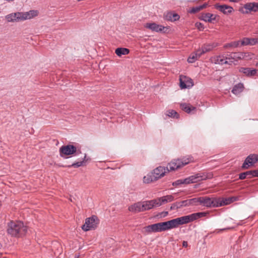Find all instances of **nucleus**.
<instances>
[{"mask_svg": "<svg viewBox=\"0 0 258 258\" xmlns=\"http://www.w3.org/2000/svg\"><path fill=\"white\" fill-rule=\"evenodd\" d=\"M7 232L12 236L20 237L26 234L27 228L20 221H12L8 224Z\"/></svg>", "mask_w": 258, "mask_h": 258, "instance_id": "nucleus-1", "label": "nucleus"}, {"mask_svg": "<svg viewBox=\"0 0 258 258\" xmlns=\"http://www.w3.org/2000/svg\"><path fill=\"white\" fill-rule=\"evenodd\" d=\"M198 204L207 207H221L218 198H209L208 197H201L198 198Z\"/></svg>", "mask_w": 258, "mask_h": 258, "instance_id": "nucleus-2", "label": "nucleus"}, {"mask_svg": "<svg viewBox=\"0 0 258 258\" xmlns=\"http://www.w3.org/2000/svg\"><path fill=\"white\" fill-rule=\"evenodd\" d=\"M60 156L64 157V156L71 155L76 153L78 155L81 153L80 150H78L77 147L72 145L62 146L59 149Z\"/></svg>", "mask_w": 258, "mask_h": 258, "instance_id": "nucleus-3", "label": "nucleus"}, {"mask_svg": "<svg viewBox=\"0 0 258 258\" xmlns=\"http://www.w3.org/2000/svg\"><path fill=\"white\" fill-rule=\"evenodd\" d=\"M98 224V219L95 216L88 218L85 220V223L82 225V228L83 230L87 231L95 229Z\"/></svg>", "mask_w": 258, "mask_h": 258, "instance_id": "nucleus-4", "label": "nucleus"}, {"mask_svg": "<svg viewBox=\"0 0 258 258\" xmlns=\"http://www.w3.org/2000/svg\"><path fill=\"white\" fill-rule=\"evenodd\" d=\"M214 62L216 64H231L234 63L233 59V55L231 53L227 54L225 56H218L214 58Z\"/></svg>", "mask_w": 258, "mask_h": 258, "instance_id": "nucleus-5", "label": "nucleus"}, {"mask_svg": "<svg viewBox=\"0 0 258 258\" xmlns=\"http://www.w3.org/2000/svg\"><path fill=\"white\" fill-rule=\"evenodd\" d=\"M143 211L149 210L155 207H159L161 205L160 199H155L142 203Z\"/></svg>", "mask_w": 258, "mask_h": 258, "instance_id": "nucleus-6", "label": "nucleus"}, {"mask_svg": "<svg viewBox=\"0 0 258 258\" xmlns=\"http://www.w3.org/2000/svg\"><path fill=\"white\" fill-rule=\"evenodd\" d=\"M173 220L175 228L180 225L187 224L194 221L191 214L173 219Z\"/></svg>", "mask_w": 258, "mask_h": 258, "instance_id": "nucleus-7", "label": "nucleus"}, {"mask_svg": "<svg viewBox=\"0 0 258 258\" xmlns=\"http://www.w3.org/2000/svg\"><path fill=\"white\" fill-rule=\"evenodd\" d=\"M189 177L192 183H195L203 180L211 178L212 177V174L211 173H198Z\"/></svg>", "mask_w": 258, "mask_h": 258, "instance_id": "nucleus-8", "label": "nucleus"}, {"mask_svg": "<svg viewBox=\"0 0 258 258\" xmlns=\"http://www.w3.org/2000/svg\"><path fill=\"white\" fill-rule=\"evenodd\" d=\"M258 161V155L256 154H250L245 159L242 164L243 169H247L249 166H251Z\"/></svg>", "mask_w": 258, "mask_h": 258, "instance_id": "nucleus-9", "label": "nucleus"}, {"mask_svg": "<svg viewBox=\"0 0 258 258\" xmlns=\"http://www.w3.org/2000/svg\"><path fill=\"white\" fill-rule=\"evenodd\" d=\"M179 80L181 89L189 88L194 85L192 79L185 76H180Z\"/></svg>", "mask_w": 258, "mask_h": 258, "instance_id": "nucleus-10", "label": "nucleus"}, {"mask_svg": "<svg viewBox=\"0 0 258 258\" xmlns=\"http://www.w3.org/2000/svg\"><path fill=\"white\" fill-rule=\"evenodd\" d=\"M145 28L156 32H164L165 29H168L167 27L157 24L155 23H146L145 25Z\"/></svg>", "mask_w": 258, "mask_h": 258, "instance_id": "nucleus-11", "label": "nucleus"}, {"mask_svg": "<svg viewBox=\"0 0 258 258\" xmlns=\"http://www.w3.org/2000/svg\"><path fill=\"white\" fill-rule=\"evenodd\" d=\"M214 7L215 9L225 15L230 14L233 11V9L232 7L226 5H220L219 4H216L214 5Z\"/></svg>", "mask_w": 258, "mask_h": 258, "instance_id": "nucleus-12", "label": "nucleus"}, {"mask_svg": "<svg viewBox=\"0 0 258 258\" xmlns=\"http://www.w3.org/2000/svg\"><path fill=\"white\" fill-rule=\"evenodd\" d=\"M167 171H168V167L165 168L164 167L159 166L156 168L154 170L153 172V175L154 176V179L157 180L159 178L163 177Z\"/></svg>", "mask_w": 258, "mask_h": 258, "instance_id": "nucleus-13", "label": "nucleus"}, {"mask_svg": "<svg viewBox=\"0 0 258 258\" xmlns=\"http://www.w3.org/2000/svg\"><path fill=\"white\" fill-rule=\"evenodd\" d=\"M20 13L22 21L32 19L38 15V12L37 10H30L28 12Z\"/></svg>", "mask_w": 258, "mask_h": 258, "instance_id": "nucleus-14", "label": "nucleus"}, {"mask_svg": "<svg viewBox=\"0 0 258 258\" xmlns=\"http://www.w3.org/2000/svg\"><path fill=\"white\" fill-rule=\"evenodd\" d=\"M145 229L148 233L162 232L161 222L146 226Z\"/></svg>", "mask_w": 258, "mask_h": 258, "instance_id": "nucleus-15", "label": "nucleus"}, {"mask_svg": "<svg viewBox=\"0 0 258 258\" xmlns=\"http://www.w3.org/2000/svg\"><path fill=\"white\" fill-rule=\"evenodd\" d=\"M8 22L22 21L20 12H17L7 15L5 17Z\"/></svg>", "mask_w": 258, "mask_h": 258, "instance_id": "nucleus-16", "label": "nucleus"}, {"mask_svg": "<svg viewBox=\"0 0 258 258\" xmlns=\"http://www.w3.org/2000/svg\"><path fill=\"white\" fill-rule=\"evenodd\" d=\"M243 8L247 10L246 13H248L251 12H258V3L252 2L246 3L244 5Z\"/></svg>", "mask_w": 258, "mask_h": 258, "instance_id": "nucleus-17", "label": "nucleus"}, {"mask_svg": "<svg viewBox=\"0 0 258 258\" xmlns=\"http://www.w3.org/2000/svg\"><path fill=\"white\" fill-rule=\"evenodd\" d=\"M239 71L248 77L254 76L257 74V73L258 75V71L256 69H251L248 68L241 67L239 68Z\"/></svg>", "mask_w": 258, "mask_h": 258, "instance_id": "nucleus-18", "label": "nucleus"}, {"mask_svg": "<svg viewBox=\"0 0 258 258\" xmlns=\"http://www.w3.org/2000/svg\"><path fill=\"white\" fill-rule=\"evenodd\" d=\"M180 162V160L177 159H174L170 162L167 166L168 168V171H174L181 167Z\"/></svg>", "mask_w": 258, "mask_h": 258, "instance_id": "nucleus-19", "label": "nucleus"}, {"mask_svg": "<svg viewBox=\"0 0 258 258\" xmlns=\"http://www.w3.org/2000/svg\"><path fill=\"white\" fill-rule=\"evenodd\" d=\"M162 231L168 230L175 228L173 220L161 222Z\"/></svg>", "mask_w": 258, "mask_h": 258, "instance_id": "nucleus-20", "label": "nucleus"}, {"mask_svg": "<svg viewBox=\"0 0 258 258\" xmlns=\"http://www.w3.org/2000/svg\"><path fill=\"white\" fill-rule=\"evenodd\" d=\"M162 231L168 230L175 228L173 220L161 222Z\"/></svg>", "mask_w": 258, "mask_h": 258, "instance_id": "nucleus-21", "label": "nucleus"}, {"mask_svg": "<svg viewBox=\"0 0 258 258\" xmlns=\"http://www.w3.org/2000/svg\"><path fill=\"white\" fill-rule=\"evenodd\" d=\"M217 15L210 13H203L201 15L200 19L205 22H211L213 20H215Z\"/></svg>", "mask_w": 258, "mask_h": 258, "instance_id": "nucleus-22", "label": "nucleus"}, {"mask_svg": "<svg viewBox=\"0 0 258 258\" xmlns=\"http://www.w3.org/2000/svg\"><path fill=\"white\" fill-rule=\"evenodd\" d=\"M142 203L138 202L131 205L128 207V210L130 212L134 213H138L140 212H143V209L142 207Z\"/></svg>", "mask_w": 258, "mask_h": 258, "instance_id": "nucleus-23", "label": "nucleus"}, {"mask_svg": "<svg viewBox=\"0 0 258 258\" xmlns=\"http://www.w3.org/2000/svg\"><path fill=\"white\" fill-rule=\"evenodd\" d=\"M183 206H196L198 205V198L181 201Z\"/></svg>", "mask_w": 258, "mask_h": 258, "instance_id": "nucleus-24", "label": "nucleus"}, {"mask_svg": "<svg viewBox=\"0 0 258 258\" xmlns=\"http://www.w3.org/2000/svg\"><path fill=\"white\" fill-rule=\"evenodd\" d=\"M165 19L167 21L174 22L179 19V16L177 14H173L171 12H168L165 15Z\"/></svg>", "mask_w": 258, "mask_h": 258, "instance_id": "nucleus-25", "label": "nucleus"}, {"mask_svg": "<svg viewBox=\"0 0 258 258\" xmlns=\"http://www.w3.org/2000/svg\"><path fill=\"white\" fill-rule=\"evenodd\" d=\"M130 52L128 49L126 48H117L115 50V53L116 55L120 57L122 55H126Z\"/></svg>", "mask_w": 258, "mask_h": 258, "instance_id": "nucleus-26", "label": "nucleus"}, {"mask_svg": "<svg viewBox=\"0 0 258 258\" xmlns=\"http://www.w3.org/2000/svg\"><path fill=\"white\" fill-rule=\"evenodd\" d=\"M243 88V86L242 84L240 83L237 85H236L233 87V88L232 90V92L235 95H238L240 92H241L242 91Z\"/></svg>", "mask_w": 258, "mask_h": 258, "instance_id": "nucleus-27", "label": "nucleus"}, {"mask_svg": "<svg viewBox=\"0 0 258 258\" xmlns=\"http://www.w3.org/2000/svg\"><path fill=\"white\" fill-rule=\"evenodd\" d=\"M181 108L186 112L189 113L191 110L195 109V107L190 106L189 104L182 103L180 104Z\"/></svg>", "mask_w": 258, "mask_h": 258, "instance_id": "nucleus-28", "label": "nucleus"}, {"mask_svg": "<svg viewBox=\"0 0 258 258\" xmlns=\"http://www.w3.org/2000/svg\"><path fill=\"white\" fill-rule=\"evenodd\" d=\"M179 159L180 160V163L181 167L187 165V164L193 161L192 157L190 156H188V157H185Z\"/></svg>", "mask_w": 258, "mask_h": 258, "instance_id": "nucleus-29", "label": "nucleus"}, {"mask_svg": "<svg viewBox=\"0 0 258 258\" xmlns=\"http://www.w3.org/2000/svg\"><path fill=\"white\" fill-rule=\"evenodd\" d=\"M216 47V45L214 44H207L204 45L202 48L203 49V52H204V53H206L207 52H209L211 50H212L214 47Z\"/></svg>", "mask_w": 258, "mask_h": 258, "instance_id": "nucleus-30", "label": "nucleus"}, {"mask_svg": "<svg viewBox=\"0 0 258 258\" xmlns=\"http://www.w3.org/2000/svg\"><path fill=\"white\" fill-rule=\"evenodd\" d=\"M231 55H233V59L234 61H237L238 60L243 58L244 55L242 52H232Z\"/></svg>", "mask_w": 258, "mask_h": 258, "instance_id": "nucleus-31", "label": "nucleus"}, {"mask_svg": "<svg viewBox=\"0 0 258 258\" xmlns=\"http://www.w3.org/2000/svg\"><path fill=\"white\" fill-rule=\"evenodd\" d=\"M159 199H160V203L162 204V203L170 202L173 201L174 197L172 195H168L166 196L162 197V198H159Z\"/></svg>", "mask_w": 258, "mask_h": 258, "instance_id": "nucleus-32", "label": "nucleus"}, {"mask_svg": "<svg viewBox=\"0 0 258 258\" xmlns=\"http://www.w3.org/2000/svg\"><path fill=\"white\" fill-rule=\"evenodd\" d=\"M218 199L220 201V204H221V206L228 205L234 202V200H231V199L230 198L226 199L219 198Z\"/></svg>", "mask_w": 258, "mask_h": 258, "instance_id": "nucleus-33", "label": "nucleus"}, {"mask_svg": "<svg viewBox=\"0 0 258 258\" xmlns=\"http://www.w3.org/2000/svg\"><path fill=\"white\" fill-rule=\"evenodd\" d=\"M208 214V213L207 212H199L192 214L191 215L193 220L194 221L198 218L207 216Z\"/></svg>", "mask_w": 258, "mask_h": 258, "instance_id": "nucleus-34", "label": "nucleus"}, {"mask_svg": "<svg viewBox=\"0 0 258 258\" xmlns=\"http://www.w3.org/2000/svg\"><path fill=\"white\" fill-rule=\"evenodd\" d=\"M154 176L153 175V173H152L151 175H147V176H144L143 178L144 182L149 183L151 182L155 181V179H154Z\"/></svg>", "mask_w": 258, "mask_h": 258, "instance_id": "nucleus-35", "label": "nucleus"}, {"mask_svg": "<svg viewBox=\"0 0 258 258\" xmlns=\"http://www.w3.org/2000/svg\"><path fill=\"white\" fill-rule=\"evenodd\" d=\"M246 177H248V178L251 177V172H250V171H247L241 173L239 174V178L240 179H244Z\"/></svg>", "mask_w": 258, "mask_h": 258, "instance_id": "nucleus-36", "label": "nucleus"}, {"mask_svg": "<svg viewBox=\"0 0 258 258\" xmlns=\"http://www.w3.org/2000/svg\"><path fill=\"white\" fill-rule=\"evenodd\" d=\"M199 58L195 52L191 53L188 57L187 61L189 63H193Z\"/></svg>", "mask_w": 258, "mask_h": 258, "instance_id": "nucleus-37", "label": "nucleus"}, {"mask_svg": "<svg viewBox=\"0 0 258 258\" xmlns=\"http://www.w3.org/2000/svg\"><path fill=\"white\" fill-rule=\"evenodd\" d=\"M167 115L173 118H178V114L177 113L173 110H169L167 111Z\"/></svg>", "mask_w": 258, "mask_h": 258, "instance_id": "nucleus-38", "label": "nucleus"}, {"mask_svg": "<svg viewBox=\"0 0 258 258\" xmlns=\"http://www.w3.org/2000/svg\"><path fill=\"white\" fill-rule=\"evenodd\" d=\"M86 155L85 154L84 157L83 161L74 163L72 164L71 165H70L69 167H74L75 168H77V167L82 166L84 161L86 160Z\"/></svg>", "mask_w": 258, "mask_h": 258, "instance_id": "nucleus-39", "label": "nucleus"}, {"mask_svg": "<svg viewBox=\"0 0 258 258\" xmlns=\"http://www.w3.org/2000/svg\"><path fill=\"white\" fill-rule=\"evenodd\" d=\"M183 207L182 204H181V201L179 202H176L173 204L170 208L171 210H176L178 208H180Z\"/></svg>", "mask_w": 258, "mask_h": 258, "instance_id": "nucleus-40", "label": "nucleus"}, {"mask_svg": "<svg viewBox=\"0 0 258 258\" xmlns=\"http://www.w3.org/2000/svg\"><path fill=\"white\" fill-rule=\"evenodd\" d=\"M182 180L183 184H189L190 183H192V182L191 181V179H190L189 176L188 177H187V178H185V179H182Z\"/></svg>", "mask_w": 258, "mask_h": 258, "instance_id": "nucleus-41", "label": "nucleus"}, {"mask_svg": "<svg viewBox=\"0 0 258 258\" xmlns=\"http://www.w3.org/2000/svg\"><path fill=\"white\" fill-rule=\"evenodd\" d=\"M201 10V8L199 7V6L196 7H194L191 10L190 13H196L199 12Z\"/></svg>", "mask_w": 258, "mask_h": 258, "instance_id": "nucleus-42", "label": "nucleus"}, {"mask_svg": "<svg viewBox=\"0 0 258 258\" xmlns=\"http://www.w3.org/2000/svg\"><path fill=\"white\" fill-rule=\"evenodd\" d=\"M195 53H196L197 55L200 58V57L203 54H204V52H203V49L201 48V49H199L197 50Z\"/></svg>", "mask_w": 258, "mask_h": 258, "instance_id": "nucleus-43", "label": "nucleus"}, {"mask_svg": "<svg viewBox=\"0 0 258 258\" xmlns=\"http://www.w3.org/2000/svg\"><path fill=\"white\" fill-rule=\"evenodd\" d=\"M252 177H258V170H250Z\"/></svg>", "mask_w": 258, "mask_h": 258, "instance_id": "nucleus-44", "label": "nucleus"}, {"mask_svg": "<svg viewBox=\"0 0 258 258\" xmlns=\"http://www.w3.org/2000/svg\"><path fill=\"white\" fill-rule=\"evenodd\" d=\"M181 184H183L182 179L177 180L172 183L173 186H177Z\"/></svg>", "mask_w": 258, "mask_h": 258, "instance_id": "nucleus-45", "label": "nucleus"}, {"mask_svg": "<svg viewBox=\"0 0 258 258\" xmlns=\"http://www.w3.org/2000/svg\"><path fill=\"white\" fill-rule=\"evenodd\" d=\"M196 26L200 30H202L204 29V25L201 23H197Z\"/></svg>", "mask_w": 258, "mask_h": 258, "instance_id": "nucleus-46", "label": "nucleus"}, {"mask_svg": "<svg viewBox=\"0 0 258 258\" xmlns=\"http://www.w3.org/2000/svg\"><path fill=\"white\" fill-rule=\"evenodd\" d=\"M229 229H230V228L217 229L215 232H216L217 233H219V232H220L221 231H223L224 230Z\"/></svg>", "mask_w": 258, "mask_h": 258, "instance_id": "nucleus-47", "label": "nucleus"}, {"mask_svg": "<svg viewBox=\"0 0 258 258\" xmlns=\"http://www.w3.org/2000/svg\"><path fill=\"white\" fill-rule=\"evenodd\" d=\"M182 246L185 247H187L188 246L187 242L183 241L182 242Z\"/></svg>", "mask_w": 258, "mask_h": 258, "instance_id": "nucleus-48", "label": "nucleus"}, {"mask_svg": "<svg viewBox=\"0 0 258 258\" xmlns=\"http://www.w3.org/2000/svg\"><path fill=\"white\" fill-rule=\"evenodd\" d=\"M206 6H207L206 4H204V5H203L202 6H200L199 7H201V10H202V9L205 8L206 7Z\"/></svg>", "mask_w": 258, "mask_h": 258, "instance_id": "nucleus-49", "label": "nucleus"}, {"mask_svg": "<svg viewBox=\"0 0 258 258\" xmlns=\"http://www.w3.org/2000/svg\"><path fill=\"white\" fill-rule=\"evenodd\" d=\"M231 200H234V202L236 201V198L235 197H231Z\"/></svg>", "mask_w": 258, "mask_h": 258, "instance_id": "nucleus-50", "label": "nucleus"}, {"mask_svg": "<svg viewBox=\"0 0 258 258\" xmlns=\"http://www.w3.org/2000/svg\"><path fill=\"white\" fill-rule=\"evenodd\" d=\"M6 1L8 2H12V1H13L14 0H6Z\"/></svg>", "mask_w": 258, "mask_h": 258, "instance_id": "nucleus-51", "label": "nucleus"}, {"mask_svg": "<svg viewBox=\"0 0 258 258\" xmlns=\"http://www.w3.org/2000/svg\"><path fill=\"white\" fill-rule=\"evenodd\" d=\"M255 66H256V67H258V62H257V63L255 64Z\"/></svg>", "mask_w": 258, "mask_h": 258, "instance_id": "nucleus-52", "label": "nucleus"}, {"mask_svg": "<svg viewBox=\"0 0 258 258\" xmlns=\"http://www.w3.org/2000/svg\"><path fill=\"white\" fill-rule=\"evenodd\" d=\"M168 214V212H165V215H166Z\"/></svg>", "mask_w": 258, "mask_h": 258, "instance_id": "nucleus-53", "label": "nucleus"}]
</instances>
